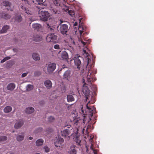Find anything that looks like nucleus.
I'll return each instance as SVG.
<instances>
[{"mask_svg":"<svg viewBox=\"0 0 154 154\" xmlns=\"http://www.w3.org/2000/svg\"><path fill=\"white\" fill-rule=\"evenodd\" d=\"M86 81H85L84 79H83V82L84 83L82 89V92L83 94L86 97V101L88 99V97L90 94V91L88 87L85 86L86 85H90L92 84V82H94L96 80V79L95 77V75L93 73L91 70H89L88 75L86 78Z\"/></svg>","mask_w":154,"mask_h":154,"instance_id":"obj_1","label":"nucleus"},{"mask_svg":"<svg viewBox=\"0 0 154 154\" xmlns=\"http://www.w3.org/2000/svg\"><path fill=\"white\" fill-rule=\"evenodd\" d=\"M50 17V14L47 11H42L39 13L40 19L43 21H46Z\"/></svg>","mask_w":154,"mask_h":154,"instance_id":"obj_2","label":"nucleus"},{"mask_svg":"<svg viewBox=\"0 0 154 154\" xmlns=\"http://www.w3.org/2000/svg\"><path fill=\"white\" fill-rule=\"evenodd\" d=\"M63 23L61 21V24H60V32L63 35H67L68 29V26L66 24H62Z\"/></svg>","mask_w":154,"mask_h":154,"instance_id":"obj_3","label":"nucleus"},{"mask_svg":"<svg viewBox=\"0 0 154 154\" xmlns=\"http://www.w3.org/2000/svg\"><path fill=\"white\" fill-rule=\"evenodd\" d=\"M64 140L61 137H56L54 140L55 146L57 147H61L63 146Z\"/></svg>","mask_w":154,"mask_h":154,"instance_id":"obj_4","label":"nucleus"},{"mask_svg":"<svg viewBox=\"0 0 154 154\" xmlns=\"http://www.w3.org/2000/svg\"><path fill=\"white\" fill-rule=\"evenodd\" d=\"M82 59V57L77 55L74 57L73 59L75 65L77 66V68L79 69L81 67V59Z\"/></svg>","mask_w":154,"mask_h":154,"instance_id":"obj_5","label":"nucleus"},{"mask_svg":"<svg viewBox=\"0 0 154 154\" xmlns=\"http://www.w3.org/2000/svg\"><path fill=\"white\" fill-rule=\"evenodd\" d=\"M67 128L69 129H66L61 131L62 135L63 137H69V135H71V131L72 130V128L70 125H67Z\"/></svg>","mask_w":154,"mask_h":154,"instance_id":"obj_6","label":"nucleus"},{"mask_svg":"<svg viewBox=\"0 0 154 154\" xmlns=\"http://www.w3.org/2000/svg\"><path fill=\"white\" fill-rule=\"evenodd\" d=\"M89 102L86 105V110L89 113V115L90 116H92L93 113H95V108L93 106H90L88 105Z\"/></svg>","mask_w":154,"mask_h":154,"instance_id":"obj_7","label":"nucleus"},{"mask_svg":"<svg viewBox=\"0 0 154 154\" xmlns=\"http://www.w3.org/2000/svg\"><path fill=\"white\" fill-rule=\"evenodd\" d=\"M20 10L23 13L25 16L31 15V11L26 8V7L21 5L20 8Z\"/></svg>","mask_w":154,"mask_h":154,"instance_id":"obj_8","label":"nucleus"},{"mask_svg":"<svg viewBox=\"0 0 154 154\" xmlns=\"http://www.w3.org/2000/svg\"><path fill=\"white\" fill-rule=\"evenodd\" d=\"M57 37L54 33H51L48 35L46 38V40L48 42H52L56 40Z\"/></svg>","mask_w":154,"mask_h":154,"instance_id":"obj_9","label":"nucleus"},{"mask_svg":"<svg viewBox=\"0 0 154 154\" xmlns=\"http://www.w3.org/2000/svg\"><path fill=\"white\" fill-rule=\"evenodd\" d=\"M56 64L55 63H51L48 65L47 71L48 73H52L54 70L56 68Z\"/></svg>","mask_w":154,"mask_h":154,"instance_id":"obj_10","label":"nucleus"},{"mask_svg":"<svg viewBox=\"0 0 154 154\" xmlns=\"http://www.w3.org/2000/svg\"><path fill=\"white\" fill-rule=\"evenodd\" d=\"M71 71L69 69L65 71L63 77V79L69 80L71 76Z\"/></svg>","mask_w":154,"mask_h":154,"instance_id":"obj_11","label":"nucleus"},{"mask_svg":"<svg viewBox=\"0 0 154 154\" xmlns=\"http://www.w3.org/2000/svg\"><path fill=\"white\" fill-rule=\"evenodd\" d=\"M76 146L75 145H72L70 146V149L68 151L69 154H76L77 150L76 149Z\"/></svg>","mask_w":154,"mask_h":154,"instance_id":"obj_12","label":"nucleus"},{"mask_svg":"<svg viewBox=\"0 0 154 154\" xmlns=\"http://www.w3.org/2000/svg\"><path fill=\"white\" fill-rule=\"evenodd\" d=\"M2 4H3L4 6L6 7V9L7 10H10L11 11H12L11 8V4L8 1H5L3 2Z\"/></svg>","mask_w":154,"mask_h":154,"instance_id":"obj_13","label":"nucleus"},{"mask_svg":"<svg viewBox=\"0 0 154 154\" xmlns=\"http://www.w3.org/2000/svg\"><path fill=\"white\" fill-rule=\"evenodd\" d=\"M23 120H20L19 121L16 123L14 125V128L16 129H18L20 128L24 124Z\"/></svg>","mask_w":154,"mask_h":154,"instance_id":"obj_14","label":"nucleus"},{"mask_svg":"<svg viewBox=\"0 0 154 154\" xmlns=\"http://www.w3.org/2000/svg\"><path fill=\"white\" fill-rule=\"evenodd\" d=\"M0 17L2 18L8 20L11 18V16L7 13H2L0 14Z\"/></svg>","mask_w":154,"mask_h":154,"instance_id":"obj_15","label":"nucleus"},{"mask_svg":"<svg viewBox=\"0 0 154 154\" xmlns=\"http://www.w3.org/2000/svg\"><path fill=\"white\" fill-rule=\"evenodd\" d=\"M44 84L48 88H50L52 87V82L51 81L49 80H47L45 81L44 82Z\"/></svg>","mask_w":154,"mask_h":154,"instance_id":"obj_16","label":"nucleus"},{"mask_svg":"<svg viewBox=\"0 0 154 154\" xmlns=\"http://www.w3.org/2000/svg\"><path fill=\"white\" fill-rule=\"evenodd\" d=\"M14 19L15 21L19 23L22 21L23 19L20 15L16 14Z\"/></svg>","mask_w":154,"mask_h":154,"instance_id":"obj_17","label":"nucleus"},{"mask_svg":"<svg viewBox=\"0 0 154 154\" xmlns=\"http://www.w3.org/2000/svg\"><path fill=\"white\" fill-rule=\"evenodd\" d=\"M15 87V85L14 83H9L7 86V89L9 90L12 91Z\"/></svg>","mask_w":154,"mask_h":154,"instance_id":"obj_18","label":"nucleus"},{"mask_svg":"<svg viewBox=\"0 0 154 154\" xmlns=\"http://www.w3.org/2000/svg\"><path fill=\"white\" fill-rule=\"evenodd\" d=\"M61 57L63 60H66L68 58V54L65 51H63L61 53Z\"/></svg>","mask_w":154,"mask_h":154,"instance_id":"obj_19","label":"nucleus"},{"mask_svg":"<svg viewBox=\"0 0 154 154\" xmlns=\"http://www.w3.org/2000/svg\"><path fill=\"white\" fill-rule=\"evenodd\" d=\"M12 110V108L10 106H7L5 107L3 109L5 113H8L11 112Z\"/></svg>","mask_w":154,"mask_h":154,"instance_id":"obj_20","label":"nucleus"},{"mask_svg":"<svg viewBox=\"0 0 154 154\" xmlns=\"http://www.w3.org/2000/svg\"><path fill=\"white\" fill-rule=\"evenodd\" d=\"M34 111V109L32 107H29L26 108L25 110L26 112L28 114L33 113Z\"/></svg>","mask_w":154,"mask_h":154,"instance_id":"obj_21","label":"nucleus"},{"mask_svg":"<svg viewBox=\"0 0 154 154\" xmlns=\"http://www.w3.org/2000/svg\"><path fill=\"white\" fill-rule=\"evenodd\" d=\"M51 12L52 13L53 15H57L58 14H59L60 12L57 10L55 8H51L50 9Z\"/></svg>","mask_w":154,"mask_h":154,"instance_id":"obj_22","label":"nucleus"},{"mask_svg":"<svg viewBox=\"0 0 154 154\" xmlns=\"http://www.w3.org/2000/svg\"><path fill=\"white\" fill-rule=\"evenodd\" d=\"M44 142V140L42 139L38 140L36 141V145L37 146H40L43 145Z\"/></svg>","mask_w":154,"mask_h":154,"instance_id":"obj_23","label":"nucleus"},{"mask_svg":"<svg viewBox=\"0 0 154 154\" xmlns=\"http://www.w3.org/2000/svg\"><path fill=\"white\" fill-rule=\"evenodd\" d=\"M9 28V26L6 25L4 26L2 28V29L0 31V33H3L6 32L7 30Z\"/></svg>","mask_w":154,"mask_h":154,"instance_id":"obj_24","label":"nucleus"},{"mask_svg":"<svg viewBox=\"0 0 154 154\" xmlns=\"http://www.w3.org/2000/svg\"><path fill=\"white\" fill-rule=\"evenodd\" d=\"M32 57L35 60H39L40 59L39 55L36 53H33L32 55Z\"/></svg>","mask_w":154,"mask_h":154,"instance_id":"obj_25","label":"nucleus"},{"mask_svg":"<svg viewBox=\"0 0 154 154\" xmlns=\"http://www.w3.org/2000/svg\"><path fill=\"white\" fill-rule=\"evenodd\" d=\"M42 40V38L38 35H36L33 37V40L36 42L40 41Z\"/></svg>","mask_w":154,"mask_h":154,"instance_id":"obj_26","label":"nucleus"},{"mask_svg":"<svg viewBox=\"0 0 154 154\" xmlns=\"http://www.w3.org/2000/svg\"><path fill=\"white\" fill-rule=\"evenodd\" d=\"M67 100L68 102L74 101L75 100L74 98L72 95H68L67 97Z\"/></svg>","mask_w":154,"mask_h":154,"instance_id":"obj_27","label":"nucleus"},{"mask_svg":"<svg viewBox=\"0 0 154 154\" xmlns=\"http://www.w3.org/2000/svg\"><path fill=\"white\" fill-rule=\"evenodd\" d=\"M32 26L34 29L38 30L41 27V26L39 24L35 23L32 24Z\"/></svg>","mask_w":154,"mask_h":154,"instance_id":"obj_28","label":"nucleus"},{"mask_svg":"<svg viewBox=\"0 0 154 154\" xmlns=\"http://www.w3.org/2000/svg\"><path fill=\"white\" fill-rule=\"evenodd\" d=\"M66 11L72 17H73L75 14L74 11L72 10H69V9H66Z\"/></svg>","mask_w":154,"mask_h":154,"instance_id":"obj_29","label":"nucleus"},{"mask_svg":"<svg viewBox=\"0 0 154 154\" xmlns=\"http://www.w3.org/2000/svg\"><path fill=\"white\" fill-rule=\"evenodd\" d=\"M33 3L36 5H40L43 4V0H32Z\"/></svg>","mask_w":154,"mask_h":154,"instance_id":"obj_30","label":"nucleus"},{"mask_svg":"<svg viewBox=\"0 0 154 154\" xmlns=\"http://www.w3.org/2000/svg\"><path fill=\"white\" fill-rule=\"evenodd\" d=\"M24 138V136L23 135H19L17 137V140L18 141H21L23 140Z\"/></svg>","mask_w":154,"mask_h":154,"instance_id":"obj_31","label":"nucleus"},{"mask_svg":"<svg viewBox=\"0 0 154 154\" xmlns=\"http://www.w3.org/2000/svg\"><path fill=\"white\" fill-rule=\"evenodd\" d=\"M8 137L6 136H2L0 137V142H2L6 140Z\"/></svg>","mask_w":154,"mask_h":154,"instance_id":"obj_32","label":"nucleus"},{"mask_svg":"<svg viewBox=\"0 0 154 154\" xmlns=\"http://www.w3.org/2000/svg\"><path fill=\"white\" fill-rule=\"evenodd\" d=\"M33 88V86L32 85H28L26 87V90L27 91H29L32 90Z\"/></svg>","mask_w":154,"mask_h":154,"instance_id":"obj_33","label":"nucleus"},{"mask_svg":"<svg viewBox=\"0 0 154 154\" xmlns=\"http://www.w3.org/2000/svg\"><path fill=\"white\" fill-rule=\"evenodd\" d=\"M75 141L76 142V143L79 145L80 144L81 141L79 138L78 137H76V138H75Z\"/></svg>","mask_w":154,"mask_h":154,"instance_id":"obj_34","label":"nucleus"},{"mask_svg":"<svg viewBox=\"0 0 154 154\" xmlns=\"http://www.w3.org/2000/svg\"><path fill=\"white\" fill-rule=\"evenodd\" d=\"M44 149H45L46 152H48L50 151V148L48 147L47 146H45L44 147Z\"/></svg>","mask_w":154,"mask_h":154,"instance_id":"obj_35","label":"nucleus"},{"mask_svg":"<svg viewBox=\"0 0 154 154\" xmlns=\"http://www.w3.org/2000/svg\"><path fill=\"white\" fill-rule=\"evenodd\" d=\"M54 4L56 6L60 5L59 3V1L58 0H54Z\"/></svg>","mask_w":154,"mask_h":154,"instance_id":"obj_36","label":"nucleus"},{"mask_svg":"<svg viewBox=\"0 0 154 154\" xmlns=\"http://www.w3.org/2000/svg\"><path fill=\"white\" fill-rule=\"evenodd\" d=\"M48 120L49 122H52L54 120V117L50 116L48 118Z\"/></svg>","mask_w":154,"mask_h":154,"instance_id":"obj_37","label":"nucleus"},{"mask_svg":"<svg viewBox=\"0 0 154 154\" xmlns=\"http://www.w3.org/2000/svg\"><path fill=\"white\" fill-rule=\"evenodd\" d=\"M54 47L55 49H60L59 45L58 44L54 45Z\"/></svg>","mask_w":154,"mask_h":154,"instance_id":"obj_38","label":"nucleus"},{"mask_svg":"<svg viewBox=\"0 0 154 154\" xmlns=\"http://www.w3.org/2000/svg\"><path fill=\"white\" fill-rule=\"evenodd\" d=\"M91 125H90V124L88 125V126L87 127V128H86V131L87 132V133L88 130L89 129H90L91 128Z\"/></svg>","mask_w":154,"mask_h":154,"instance_id":"obj_39","label":"nucleus"},{"mask_svg":"<svg viewBox=\"0 0 154 154\" xmlns=\"http://www.w3.org/2000/svg\"><path fill=\"white\" fill-rule=\"evenodd\" d=\"M28 72H26L23 73L22 74L21 76L22 77H24L26 76L28 74Z\"/></svg>","mask_w":154,"mask_h":154,"instance_id":"obj_40","label":"nucleus"},{"mask_svg":"<svg viewBox=\"0 0 154 154\" xmlns=\"http://www.w3.org/2000/svg\"><path fill=\"white\" fill-rule=\"evenodd\" d=\"M81 27H79V32H80V35H81L82 34V33L83 32L82 30H81Z\"/></svg>","mask_w":154,"mask_h":154,"instance_id":"obj_41","label":"nucleus"},{"mask_svg":"<svg viewBox=\"0 0 154 154\" xmlns=\"http://www.w3.org/2000/svg\"><path fill=\"white\" fill-rule=\"evenodd\" d=\"M81 43L84 46H85L86 43H87V42H84L82 40L81 41Z\"/></svg>","mask_w":154,"mask_h":154,"instance_id":"obj_42","label":"nucleus"},{"mask_svg":"<svg viewBox=\"0 0 154 154\" xmlns=\"http://www.w3.org/2000/svg\"><path fill=\"white\" fill-rule=\"evenodd\" d=\"M6 61L10 59L11 58L10 57H6L4 58Z\"/></svg>","mask_w":154,"mask_h":154,"instance_id":"obj_43","label":"nucleus"},{"mask_svg":"<svg viewBox=\"0 0 154 154\" xmlns=\"http://www.w3.org/2000/svg\"><path fill=\"white\" fill-rule=\"evenodd\" d=\"M38 131L37 132V131L36 132H35L36 133H38V132L41 131L42 130V129L41 128H39L38 129Z\"/></svg>","mask_w":154,"mask_h":154,"instance_id":"obj_44","label":"nucleus"},{"mask_svg":"<svg viewBox=\"0 0 154 154\" xmlns=\"http://www.w3.org/2000/svg\"><path fill=\"white\" fill-rule=\"evenodd\" d=\"M5 61H6V60H5V59L4 58L3 60H1V63H2L4 62H5Z\"/></svg>","mask_w":154,"mask_h":154,"instance_id":"obj_45","label":"nucleus"},{"mask_svg":"<svg viewBox=\"0 0 154 154\" xmlns=\"http://www.w3.org/2000/svg\"><path fill=\"white\" fill-rule=\"evenodd\" d=\"M86 119L85 118H84L83 119V123H85V122Z\"/></svg>","mask_w":154,"mask_h":154,"instance_id":"obj_46","label":"nucleus"},{"mask_svg":"<svg viewBox=\"0 0 154 154\" xmlns=\"http://www.w3.org/2000/svg\"><path fill=\"white\" fill-rule=\"evenodd\" d=\"M32 139H33L32 137H29V140H32Z\"/></svg>","mask_w":154,"mask_h":154,"instance_id":"obj_47","label":"nucleus"},{"mask_svg":"<svg viewBox=\"0 0 154 154\" xmlns=\"http://www.w3.org/2000/svg\"><path fill=\"white\" fill-rule=\"evenodd\" d=\"M89 119H88V122L89 123L90 121L91 120V118H88Z\"/></svg>","mask_w":154,"mask_h":154,"instance_id":"obj_48","label":"nucleus"},{"mask_svg":"<svg viewBox=\"0 0 154 154\" xmlns=\"http://www.w3.org/2000/svg\"><path fill=\"white\" fill-rule=\"evenodd\" d=\"M92 138H91L90 139V142H92Z\"/></svg>","mask_w":154,"mask_h":154,"instance_id":"obj_49","label":"nucleus"},{"mask_svg":"<svg viewBox=\"0 0 154 154\" xmlns=\"http://www.w3.org/2000/svg\"><path fill=\"white\" fill-rule=\"evenodd\" d=\"M49 29L51 31H52V30H53L52 29L51 27H49Z\"/></svg>","mask_w":154,"mask_h":154,"instance_id":"obj_50","label":"nucleus"},{"mask_svg":"<svg viewBox=\"0 0 154 154\" xmlns=\"http://www.w3.org/2000/svg\"><path fill=\"white\" fill-rule=\"evenodd\" d=\"M84 131H85V129L83 128V129H82V132H83V133H84Z\"/></svg>","mask_w":154,"mask_h":154,"instance_id":"obj_51","label":"nucleus"},{"mask_svg":"<svg viewBox=\"0 0 154 154\" xmlns=\"http://www.w3.org/2000/svg\"><path fill=\"white\" fill-rule=\"evenodd\" d=\"M77 23H75L74 24V26H76L77 25Z\"/></svg>","mask_w":154,"mask_h":154,"instance_id":"obj_52","label":"nucleus"},{"mask_svg":"<svg viewBox=\"0 0 154 154\" xmlns=\"http://www.w3.org/2000/svg\"><path fill=\"white\" fill-rule=\"evenodd\" d=\"M65 69V68H63V69L64 70Z\"/></svg>","mask_w":154,"mask_h":154,"instance_id":"obj_53","label":"nucleus"},{"mask_svg":"<svg viewBox=\"0 0 154 154\" xmlns=\"http://www.w3.org/2000/svg\"><path fill=\"white\" fill-rule=\"evenodd\" d=\"M88 63L87 64V66L86 67H87V66H88Z\"/></svg>","mask_w":154,"mask_h":154,"instance_id":"obj_54","label":"nucleus"},{"mask_svg":"<svg viewBox=\"0 0 154 154\" xmlns=\"http://www.w3.org/2000/svg\"><path fill=\"white\" fill-rule=\"evenodd\" d=\"M84 52H85H85H86V51L85 50V51H84Z\"/></svg>","mask_w":154,"mask_h":154,"instance_id":"obj_55","label":"nucleus"},{"mask_svg":"<svg viewBox=\"0 0 154 154\" xmlns=\"http://www.w3.org/2000/svg\"><path fill=\"white\" fill-rule=\"evenodd\" d=\"M82 29L83 30H84V29H83V27H82Z\"/></svg>","mask_w":154,"mask_h":154,"instance_id":"obj_56","label":"nucleus"},{"mask_svg":"<svg viewBox=\"0 0 154 154\" xmlns=\"http://www.w3.org/2000/svg\"><path fill=\"white\" fill-rule=\"evenodd\" d=\"M31 23H29V24L30 25V24H31Z\"/></svg>","mask_w":154,"mask_h":154,"instance_id":"obj_57","label":"nucleus"},{"mask_svg":"<svg viewBox=\"0 0 154 154\" xmlns=\"http://www.w3.org/2000/svg\"><path fill=\"white\" fill-rule=\"evenodd\" d=\"M64 1H65V0H63Z\"/></svg>","mask_w":154,"mask_h":154,"instance_id":"obj_58","label":"nucleus"},{"mask_svg":"<svg viewBox=\"0 0 154 154\" xmlns=\"http://www.w3.org/2000/svg\"><path fill=\"white\" fill-rule=\"evenodd\" d=\"M52 1H53L54 0H52Z\"/></svg>","mask_w":154,"mask_h":154,"instance_id":"obj_59","label":"nucleus"}]
</instances>
